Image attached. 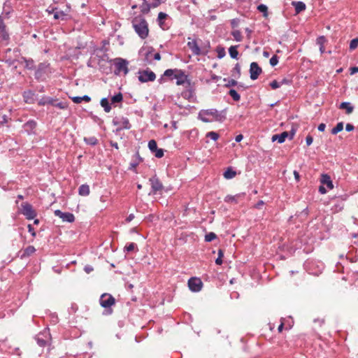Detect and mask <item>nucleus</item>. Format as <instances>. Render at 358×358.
<instances>
[{
	"label": "nucleus",
	"mask_w": 358,
	"mask_h": 358,
	"mask_svg": "<svg viewBox=\"0 0 358 358\" xmlns=\"http://www.w3.org/2000/svg\"><path fill=\"white\" fill-rule=\"evenodd\" d=\"M198 118L203 122L215 120L223 122L227 118V109L217 110L216 108L202 109L198 113Z\"/></svg>",
	"instance_id": "nucleus-1"
},
{
	"label": "nucleus",
	"mask_w": 358,
	"mask_h": 358,
	"mask_svg": "<svg viewBox=\"0 0 358 358\" xmlns=\"http://www.w3.org/2000/svg\"><path fill=\"white\" fill-rule=\"evenodd\" d=\"M109 62H111L115 66L114 74L115 76H120L122 73L126 76L129 72V61L122 57H116L113 59H110Z\"/></svg>",
	"instance_id": "nucleus-2"
},
{
	"label": "nucleus",
	"mask_w": 358,
	"mask_h": 358,
	"mask_svg": "<svg viewBox=\"0 0 358 358\" xmlns=\"http://www.w3.org/2000/svg\"><path fill=\"white\" fill-rule=\"evenodd\" d=\"M99 303L104 308L103 315H110L113 313L112 306L115 304V298L110 294H102L99 299Z\"/></svg>",
	"instance_id": "nucleus-3"
},
{
	"label": "nucleus",
	"mask_w": 358,
	"mask_h": 358,
	"mask_svg": "<svg viewBox=\"0 0 358 358\" xmlns=\"http://www.w3.org/2000/svg\"><path fill=\"white\" fill-rule=\"evenodd\" d=\"M133 28L141 39H145L149 34L148 24L144 17L141 18L138 23L133 22Z\"/></svg>",
	"instance_id": "nucleus-4"
},
{
	"label": "nucleus",
	"mask_w": 358,
	"mask_h": 358,
	"mask_svg": "<svg viewBox=\"0 0 358 358\" xmlns=\"http://www.w3.org/2000/svg\"><path fill=\"white\" fill-rule=\"evenodd\" d=\"M138 80L141 83L153 82L156 79V74L149 68L145 69H139L137 72Z\"/></svg>",
	"instance_id": "nucleus-5"
},
{
	"label": "nucleus",
	"mask_w": 358,
	"mask_h": 358,
	"mask_svg": "<svg viewBox=\"0 0 358 358\" xmlns=\"http://www.w3.org/2000/svg\"><path fill=\"white\" fill-rule=\"evenodd\" d=\"M38 122L33 119H30L24 122L22 125V131L28 136L36 135V129Z\"/></svg>",
	"instance_id": "nucleus-6"
},
{
	"label": "nucleus",
	"mask_w": 358,
	"mask_h": 358,
	"mask_svg": "<svg viewBox=\"0 0 358 358\" xmlns=\"http://www.w3.org/2000/svg\"><path fill=\"white\" fill-rule=\"evenodd\" d=\"M189 290L192 292H199L201 290L203 283L198 277H191L187 281Z\"/></svg>",
	"instance_id": "nucleus-7"
},
{
	"label": "nucleus",
	"mask_w": 358,
	"mask_h": 358,
	"mask_svg": "<svg viewBox=\"0 0 358 358\" xmlns=\"http://www.w3.org/2000/svg\"><path fill=\"white\" fill-rule=\"evenodd\" d=\"M48 64L45 62H41L38 64L37 67H36L34 78L37 81H44L45 80V74L46 69L48 68Z\"/></svg>",
	"instance_id": "nucleus-8"
},
{
	"label": "nucleus",
	"mask_w": 358,
	"mask_h": 358,
	"mask_svg": "<svg viewBox=\"0 0 358 358\" xmlns=\"http://www.w3.org/2000/svg\"><path fill=\"white\" fill-rule=\"evenodd\" d=\"M250 78L252 80H256L262 73V69L257 62H252L250 64Z\"/></svg>",
	"instance_id": "nucleus-9"
},
{
	"label": "nucleus",
	"mask_w": 358,
	"mask_h": 358,
	"mask_svg": "<svg viewBox=\"0 0 358 358\" xmlns=\"http://www.w3.org/2000/svg\"><path fill=\"white\" fill-rule=\"evenodd\" d=\"M112 124L114 126L120 127L124 129H130L131 128V124L129 122V120L126 117H115L112 120Z\"/></svg>",
	"instance_id": "nucleus-10"
},
{
	"label": "nucleus",
	"mask_w": 358,
	"mask_h": 358,
	"mask_svg": "<svg viewBox=\"0 0 358 358\" xmlns=\"http://www.w3.org/2000/svg\"><path fill=\"white\" fill-rule=\"evenodd\" d=\"M22 213L27 220H33L36 216V213L30 203L27 202L23 203H22Z\"/></svg>",
	"instance_id": "nucleus-11"
},
{
	"label": "nucleus",
	"mask_w": 358,
	"mask_h": 358,
	"mask_svg": "<svg viewBox=\"0 0 358 358\" xmlns=\"http://www.w3.org/2000/svg\"><path fill=\"white\" fill-rule=\"evenodd\" d=\"M0 40L6 42V45H8L10 41V34L1 15H0Z\"/></svg>",
	"instance_id": "nucleus-12"
},
{
	"label": "nucleus",
	"mask_w": 358,
	"mask_h": 358,
	"mask_svg": "<svg viewBox=\"0 0 358 358\" xmlns=\"http://www.w3.org/2000/svg\"><path fill=\"white\" fill-rule=\"evenodd\" d=\"M54 214L55 216L61 218L63 222L72 223L75 221V216L72 213L62 212V210L57 209L54 211Z\"/></svg>",
	"instance_id": "nucleus-13"
},
{
	"label": "nucleus",
	"mask_w": 358,
	"mask_h": 358,
	"mask_svg": "<svg viewBox=\"0 0 358 358\" xmlns=\"http://www.w3.org/2000/svg\"><path fill=\"white\" fill-rule=\"evenodd\" d=\"M149 181L151 185V193L152 194H155L157 192L161 191L164 188L162 183L161 182L159 179L156 176L151 177L149 179Z\"/></svg>",
	"instance_id": "nucleus-14"
},
{
	"label": "nucleus",
	"mask_w": 358,
	"mask_h": 358,
	"mask_svg": "<svg viewBox=\"0 0 358 358\" xmlns=\"http://www.w3.org/2000/svg\"><path fill=\"white\" fill-rule=\"evenodd\" d=\"M175 79H176V85H182L185 83L190 86L192 85L191 80L188 78V76L185 73L183 70L180 69V71H178V74L175 76Z\"/></svg>",
	"instance_id": "nucleus-15"
},
{
	"label": "nucleus",
	"mask_w": 358,
	"mask_h": 358,
	"mask_svg": "<svg viewBox=\"0 0 358 358\" xmlns=\"http://www.w3.org/2000/svg\"><path fill=\"white\" fill-rule=\"evenodd\" d=\"M24 101L28 104H33L36 101L38 95L31 90H25L22 92Z\"/></svg>",
	"instance_id": "nucleus-16"
},
{
	"label": "nucleus",
	"mask_w": 358,
	"mask_h": 358,
	"mask_svg": "<svg viewBox=\"0 0 358 358\" xmlns=\"http://www.w3.org/2000/svg\"><path fill=\"white\" fill-rule=\"evenodd\" d=\"M133 157L135 158V159L130 162L128 169L134 173H137L136 167L139 163L143 161V158L140 156L138 150H136Z\"/></svg>",
	"instance_id": "nucleus-17"
},
{
	"label": "nucleus",
	"mask_w": 358,
	"mask_h": 358,
	"mask_svg": "<svg viewBox=\"0 0 358 358\" xmlns=\"http://www.w3.org/2000/svg\"><path fill=\"white\" fill-rule=\"evenodd\" d=\"M168 17V15L164 12H159L157 16V23L159 27L163 30H167L169 26L165 23V20Z\"/></svg>",
	"instance_id": "nucleus-18"
},
{
	"label": "nucleus",
	"mask_w": 358,
	"mask_h": 358,
	"mask_svg": "<svg viewBox=\"0 0 358 358\" xmlns=\"http://www.w3.org/2000/svg\"><path fill=\"white\" fill-rule=\"evenodd\" d=\"M143 50H146L145 52V58L144 62L147 64H152V59L150 58L151 55L155 52V48L152 46H148V48H141L139 50V53L143 52Z\"/></svg>",
	"instance_id": "nucleus-19"
},
{
	"label": "nucleus",
	"mask_w": 358,
	"mask_h": 358,
	"mask_svg": "<svg viewBox=\"0 0 358 358\" xmlns=\"http://www.w3.org/2000/svg\"><path fill=\"white\" fill-rule=\"evenodd\" d=\"M187 45L194 55H201V48L199 46L195 39L188 41Z\"/></svg>",
	"instance_id": "nucleus-20"
},
{
	"label": "nucleus",
	"mask_w": 358,
	"mask_h": 358,
	"mask_svg": "<svg viewBox=\"0 0 358 358\" xmlns=\"http://www.w3.org/2000/svg\"><path fill=\"white\" fill-rule=\"evenodd\" d=\"M55 101H59L58 99L48 96H43L41 99L38 101V105L40 106H44L45 105H51L53 106Z\"/></svg>",
	"instance_id": "nucleus-21"
},
{
	"label": "nucleus",
	"mask_w": 358,
	"mask_h": 358,
	"mask_svg": "<svg viewBox=\"0 0 358 358\" xmlns=\"http://www.w3.org/2000/svg\"><path fill=\"white\" fill-rule=\"evenodd\" d=\"M320 182L323 185H326L329 189L334 188L333 181L329 175L327 173H323L321 175Z\"/></svg>",
	"instance_id": "nucleus-22"
},
{
	"label": "nucleus",
	"mask_w": 358,
	"mask_h": 358,
	"mask_svg": "<svg viewBox=\"0 0 358 358\" xmlns=\"http://www.w3.org/2000/svg\"><path fill=\"white\" fill-rule=\"evenodd\" d=\"M288 137V131H283L280 134H276L272 136V142L277 141L278 143H283Z\"/></svg>",
	"instance_id": "nucleus-23"
},
{
	"label": "nucleus",
	"mask_w": 358,
	"mask_h": 358,
	"mask_svg": "<svg viewBox=\"0 0 358 358\" xmlns=\"http://www.w3.org/2000/svg\"><path fill=\"white\" fill-rule=\"evenodd\" d=\"M181 95L184 99H187L189 101H193L194 96V89L192 86V85L189 86L188 89L184 90L181 93Z\"/></svg>",
	"instance_id": "nucleus-24"
},
{
	"label": "nucleus",
	"mask_w": 358,
	"mask_h": 358,
	"mask_svg": "<svg viewBox=\"0 0 358 358\" xmlns=\"http://www.w3.org/2000/svg\"><path fill=\"white\" fill-rule=\"evenodd\" d=\"M338 108L340 109L345 110V113L347 115L351 114L353 112L354 109H355V106L352 104V103H350L349 101H343V102H341L339 104Z\"/></svg>",
	"instance_id": "nucleus-25"
},
{
	"label": "nucleus",
	"mask_w": 358,
	"mask_h": 358,
	"mask_svg": "<svg viewBox=\"0 0 358 358\" xmlns=\"http://www.w3.org/2000/svg\"><path fill=\"white\" fill-rule=\"evenodd\" d=\"M124 97L123 94L121 92L115 93L114 95L110 97V102L114 106H116L118 103H122L123 101Z\"/></svg>",
	"instance_id": "nucleus-26"
},
{
	"label": "nucleus",
	"mask_w": 358,
	"mask_h": 358,
	"mask_svg": "<svg viewBox=\"0 0 358 358\" xmlns=\"http://www.w3.org/2000/svg\"><path fill=\"white\" fill-rule=\"evenodd\" d=\"M100 105L106 113H109L112 109L113 104H111L108 97L102 98L100 101Z\"/></svg>",
	"instance_id": "nucleus-27"
},
{
	"label": "nucleus",
	"mask_w": 358,
	"mask_h": 358,
	"mask_svg": "<svg viewBox=\"0 0 358 358\" xmlns=\"http://www.w3.org/2000/svg\"><path fill=\"white\" fill-rule=\"evenodd\" d=\"M245 195V193L244 192H242V193H239V194H237L236 195H227L225 197H224V202L226 203H238V198L241 197V196H244Z\"/></svg>",
	"instance_id": "nucleus-28"
},
{
	"label": "nucleus",
	"mask_w": 358,
	"mask_h": 358,
	"mask_svg": "<svg viewBox=\"0 0 358 358\" xmlns=\"http://www.w3.org/2000/svg\"><path fill=\"white\" fill-rule=\"evenodd\" d=\"M292 5L294 6L296 14L300 13L301 12L305 10L306 8V3L301 1H292Z\"/></svg>",
	"instance_id": "nucleus-29"
},
{
	"label": "nucleus",
	"mask_w": 358,
	"mask_h": 358,
	"mask_svg": "<svg viewBox=\"0 0 358 358\" xmlns=\"http://www.w3.org/2000/svg\"><path fill=\"white\" fill-rule=\"evenodd\" d=\"M236 176V171L232 166H228L223 173V176L227 180L234 178Z\"/></svg>",
	"instance_id": "nucleus-30"
},
{
	"label": "nucleus",
	"mask_w": 358,
	"mask_h": 358,
	"mask_svg": "<svg viewBox=\"0 0 358 358\" xmlns=\"http://www.w3.org/2000/svg\"><path fill=\"white\" fill-rule=\"evenodd\" d=\"M22 59L25 63V69L28 70H34L36 69L35 62L33 59L22 57Z\"/></svg>",
	"instance_id": "nucleus-31"
},
{
	"label": "nucleus",
	"mask_w": 358,
	"mask_h": 358,
	"mask_svg": "<svg viewBox=\"0 0 358 358\" xmlns=\"http://www.w3.org/2000/svg\"><path fill=\"white\" fill-rule=\"evenodd\" d=\"M54 19L66 21L69 19V15L63 10H59L57 8V10L55 12Z\"/></svg>",
	"instance_id": "nucleus-32"
},
{
	"label": "nucleus",
	"mask_w": 358,
	"mask_h": 358,
	"mask_svg": "<svg viewBox=\"0 0 358 358\" xmlns=\"http://www.w3.org/2000/svg\"><path fill=\"white\" fill-rule=\"evenodd\" d=\"M35 252L36 248L33 245H29L24 250L22 254L20 256V258L22 259L26 257H28L31 256L32 254H34Z\"/></svg>",
	"instance_id": "nucleus-33"
},
{
	"label": "nucleus",
	"mask_w": 358,
	"mask_h": 358,
	"mask_svg": "<svg viewBox=\"0 0 358 358\" xmlns=\"http://www.w3.org/2000/svg\"><path fill=\"white\" fill-rule=\"evenodd\" d=\"M178 71H180V69H168L164 71V76H165V77L169 78L171 80H173V79H175V76H177Z\"/></svg>",
	"instance_id": "nucleus-34"
},
{
	"label": "nucleus",
	"mask_w": 358,
	"mask_h": 358,
	"mask_svg": "<svg viewBox=\"0 0 358 358\" xmlns=\"http://www.w3.org/2000/svg\"><path fill=\"white\" fill-rule=\"evenodd\" d=\"M90 192V186L87 184H83L78 188V194L80 196H88Z\"/></svg>",
	"instance_id": "nucleus-35"
},
{
	"label": "nucleus",
	"mask_w": 358,
	"mask_h": 358,
	"mask_svg": "<svg viewBox=\"0 0 358 358\" xmlns=\"http://www.w3.org/2000/svg\"><path fill=\"white\" fill-rule=\"evenodd\" d=\"M71 99L73 101V102L75 103H80L83 101H84L85 102H90L91 101V97L88 95H84L83 96H72Z\"/></svg>",
	"instance_id": "nucleus-36"
},
{
	"label": "nucleus",
	"mask_w": 358,
	"mask_h": 358,
	"mask_svg": "<svg viewBox=\"0 0 358 358\" xmlns=\"http://www.w3.org/2000/svg\"><path fill=\"white\" fill-rule=\"evenodd\" d=\"M238 45H231L229 48V54L231 59H238V51L237 50Z\"/></svg>",
	"instance_id": "nucleus-37"
},
{
	"label": "nucleus",
	"mask_w": 358,
	"mask_h": 358,
	"mask_svg": "<svg viewBox=\"0 0 358 358\" xmlns=\"http://www.w3.org/2000/svg\"><path fill=\"white\" fill-rule=\"evenodd\" d=\"M257 10L262 14L264 17L268 15V7L266 4L261 3L257 7Z\"/></svg>",
	"instance_id": "nucleus-38"
},
{
	"label": "nucleus",
	"mask_w": 358,
	"mask_h": 358,
	"mask_svg": "<svg viewBox=\"0 0 358 358\" xmlns=\"http://www.w3.org/2000/svg\"><path fill=\"white\" fill-rule=\"evenodd\" d=\"M343 122H339L336 124V125L331 129V134L333 135H336L338 133L341 132L343 129Z\"/></svg>",
	"instance_id": "nucleus-39"
},
{
	"label": "nucleus",
	"mask_w": 358,
	"mask_h": 358,
	"mask_svg": "<svg viewBox=\"0 0 358 358\" xmlns=\"http://www.w3.org/2000/svg\"><path fill=\"white\" fill-rule=\"evenodd\" d=\"M84 142L87 145L94 146L98 143V139L95 136L85 137Z\"/></svg>",
	"instance_id": "nucleus-40"
},
{
	"label": "nucleus",
	"mask_w": 358,
	"mask_h": 358,
	"mask_svg": "<svg viewBox=\"0 0 358 358\" xmlns=\"http://www.w3.org/2000/svg\"><path fill=\"white\" fill-rule=\"evenodd\" d=\"M229 96H231L234 101H238L241 99V95L234 89H230L228 92Z\"/></svg>",
	"instance_id": "nucleus-41"
},
{
	"label": "nucleus",
	"mask_w": 358,
	"mask_h": 358,
	"mask_svg": "<svg viewBox=\"0 0 358 358\" xmlns=\"http://www.w3.org/2000/svg\"><path fill=\"white\" fill-rule=\"evenodd\" d=\"M150 6L146 1H143V3L141 5L140 9L141 12L143 14H148L150 10Z\"/></svg>",
	"instance_id": "nucleus-42"
},
{
	"label": "nucleus",
	"mask_w": 358,
	"mask_h": 358,
	"mask_svg": "<svg viewBox=\"0 0 358 358\" xmlns=\"http://www.w3.org/2000/svg\"><path fill=\"white\" fill-rule=\"evenodd\" d=\"M217 238V236L214 232H209L205 235L204 241L207 243H210Z\"/></svg>",
	"instance_id": "nucleus-43"
},
{
	"label": "nucleus",
	"mask_w": 358,
	"mask_h": 358,
	"mask_svg": "<svg viewBox=\"0 0 358 358\" xmlns=\"http://www.w3.org/2000/svg\"><path fill=\"white\" fill-rule=\"evenodd\" d=\"M224 257V251L222 249H219L217 252V257L215 259V263L217 265H222L223 263L222 258Z\"/></svg>",
	"instance_id": "nucleus-44"
},
{
	"label": "nucleus",
	"mask_w": 358,
	"mask_h": 358,
	"mask_svg": "<svg viewBox=\"0 0 358 358\" xmlns=\"http://www.w3.org/2000/svg\"><path fill=\"white\" fill-rule=\"evenodd\" d=\"M215 51L217 53V58L220 59H222L226 55V52H225L224 48H223V47H222L220 45H218L216 48Z\"/></svg>",
	"instance_id": "nucleus-45"
},
{
	"label": "nucleus",
	"mask_w": 358,
	"mask_h": 358,
	"mask_svg": "<svg viewBox=\"0 0 358 358\" xmlns=\"http://www.w3.org/2000/svg\"><path fill=\"white\" fill-rule=\"evenodd\" d=\"M68 102L66 101H55L53 104V106L60 109H66L68 108Z\"/></svg>",
	"instance_id": "nucleus-46"
},
{
	"label": "nucleus",
	"mask_w": 358,
	"mask_h": 358,
	"mask_svg": "<svg viewBox=\"0 0 358 358\" xmlns=\"http://www.w3.org/2000/svg\"><path fill=\"white\" fill-rule=\"evenodd\" d=\"M148 148L152 153H153L157 148V143L155 140L152 139L148 141Z\"/></svg>",
	"instance_id": "nucleus-47"
},
{
	"label": "nucleus",
	"mask_w": 358,
	"mask_h": 358,
	"mask_svg": "<svg viewBox=\"0 0 358 358\" xmlns=\"http://www.w3.org/2000/svg\"><path fill=\"white\" fill-rule=\"evenodd\" d=\"M224 81H227V83H226L224 86V87L229 88L231 87L236 86L238 85V81H236L234 79H227L224 78Z\"/></svg>",
	"instance_id": "nucleus-48"
},
{
	"label": "nucleus",
	"mask_w": 358,
	"mask_h": 358,
	"mask_svg": "<svg viewBox=\"0 0 358 358\" xmlns=\"http://www.w3.org/2000/svg\"><path fill=\"white\" fill-rule=\"evenodd\" d=\"M136 248H137V245L135 243H129L124 246V251L126 252H132Z\"/></svg>",
	"instance_id": "nucleus-49"
},
{
	"label": "nucleus",
	"mask_w": 358,
	"mask_h": 358,
	"mask_svg": "<svg viewBox=\"0 0 358 358\" xmlns=\"http://www.w3.org/2000/svg\"><path fill=\"white\" fill-rule=\"evenodd\" d=\"M206 136L210 138L213 141H216L218 140L220 135L215 131H209L206 134Z\"/></svg>",
	"instance_id": "nucleus-50"
},
{
	"label": "nucleus",
	"mask_w": 358,
	"mask_h": 358,
	"mask_svg": "<svg viewBox=\"0 0 358 358\" xmlns=\"http://www.w3.org/2000/svg\"><path fill=\"white\" fill-rule=\"evenodd\" d=\"M231 35L233 36L234 40L237 42H241L242 41V36L241 31L239 30H234L231 32Z\"/></svg>",
	"instance_id": "nucleus-51"
},
{
	"label": "nucleus",
	"mask_w": 358,
	"mask_h": 358,
	"mask_svg": "<svg viewBox=\"0 0 358 358\" xmlns=\"http://www.w3.org/2000/svg\"><path fill=\"white\" fill-rule=\"evenodd\" d=\"M233 72L236 73V75L233 74L236 78H238L241 76V66L238 63L236 64L234 67L233 68Z\"/></svg>",
	"instance_id": "nucleus-52"
},
{
	"label": "nucleus",
	"mask_w": 358,
	"mask_h": 358,
	"mask_svg": "<svg viewBox=\"0 0 358 358\" xmlns=\"http://www.w3.org/2000/svg\"><path fill=\"white\" fill-rule=\"evenodd\" d=\"M358 46V38H355L353 39H352L350 42V45H349V49L350 50H353L355 49H356Z\"/></svg>",
	"instance_id": "nucleus-53"
},
{
	"label": "nucleus",
	"mask_w": 358,
	"mask_h": 358,
	"mask_svg": "<svg viewBox=\"0 0 358 358\" xmlns=\"http://www.w3.org/2000/svg\"><path fill=\"white\" fill-rule=\"evenodd\" d=\"M279 62V57L274 55L271 57L269 61V64L271 66H275Z\"/></svg>",
	"instance_id": "nucleus-54"
},
{
	"label": "nucleus",
	"mask_w": 358,
	"mask_h": 358,
	"mask_svg": "<svg viewBox=\"0 0 358 358\" xmlns=\"http://www.w3.org/2000/svg\"><path fill=\"white\" fill-rule=\"evenodd\" d=\"M90 117L94 122L97 123L99 125H101L103 123V120L101 118H100L96 115L92 114V113H90Z\"/></svg>",
	"instance_id": "nucleus-55"
},
{
	"label": "nucleus",
	"mask_w": 358,
	"mask_h": 358,
	"mask_svg": "<svg viewBox=\"0 0 358 358\" xmlns=\"http://www.w3.org/2000/svg\"><path fill=\"white\" fill-rule=\"evenodd\" d=\"M327 39L324 36H320L317 38L316 43L319 46H323L324 45V43H326Z\"/></svg>",
	"instance_id": "nucleus-56"
},
{
	"label": "nucleus",
	"mask_w": 358,
	"mask_h": 358,
	"mask_svg": "<svg viewBox=\"0 0 358 358\" xmlns=\"http://www.w3.org/2000/svg\"><path fill=\"white\" fill-rule=\"evenodd\" d=\"M153 153L157 158H162L164 155V150L158 148Z\"/></svg>",
	"instance_id": "nucleus-57"
},
{
	"label": "nucleus",
	"mask_w": 358,
	"mask_h": 358,
	"mask_svg": "<svg viewBox=\"0 0 358 358\" xmlns=\"http://www.w3.org/2000/svg\"><path fill=\"white\" fill-rule=\"evenodd\" d=\"M269 85H270V87H271L272 90H276V89L279 88L281 86L280 85V82L277 81L276 80H274L271 81L269 83Z\"/></svg>",
	"instance_id": "nucleus-58"
},
{
	"label": "nucleus",
	"mask_w": 358,
	"mask_h": 358,
	"mask_svg": "<svg viewBox=\"0 0 358 358\" xmlns=\"http://www.w3.org/2000/svg\"><path fill=\"white\" fill-rule=\"evenodd\" d=\"M296 132V129L294 127H292L291 130L288 131V137L287 138L289 140H292Z\"/></svg>",
	"instance_id": "nucleus-59"
},
{
	"label": "nucleus",
	"mask_w": 358,
	"mask_h": 358,
	"mask_svg": "<svg viewBox=\"0 0 358 358\" xmlns=\"http://www.w3.org/2000/svg\"><path fill=\"white\" fill-rule=\"evenodd\" d=\"M240 23V19L239 18H234L231 20L230 24L232 28H236L238 26Z\"/></svg>",
	"instance_id": "nucleus-60"
},
{
	"label": "nucleus",
	"mask_w": 358,
	"mask_h": 358,
	"mask_svg": "<svg viewBox=\"0 0 358 358\" xmlns=\"http://www.w3.org/2000/svg\"><path fill=\"white\" fill-rule=\"evenodd\" d=\"M28 232L30 233L31 236L33 238H35L36 236V233L33 227V226L31 224H29L27 225Z\"/></svg>",
	"instance_id": "nucleus-61"
},
{
	"label": "nucleus",
	"mask_w": 358,
	"mask_h": 358,
	"mask_svg": "<svg viewBox=\"0 0 358 358\" xmlns=\"http://www.w3.org/2000/svg\"><path fill=\"white\" fill-rule=\"evenodd\" d=\"M292 84V80L291 79H288V78H283L281 80V81H280V85L282 86L283 85H291Z\"/></svg>",
	"instance_id": "nucleus-62"
},
{
	"label": "nucleus",
	"mask_w": 358,
	"mask_h": 358,
	"mask_svg": "<svg viewBox=\"0 0 358 358\" xmlns=\"http://www.w3.org/2000/svg\"><path fill=\"white\" fill-rule=\"evenodd\" d=\"M102 43L103 46L99 48V50L106 52L108 51V49L106 48V45L109 44V41L107 40H103Z\"/></svg>",
	"instance_id": "nucleus-63"
},
{
	"label": "nucleus",
	"mask_w": 358,
	"mask_h": 358,
	"mask_svg": "<svg viewBox=\"0 0 358 358\" xmlns=\"http://www.w3.org/2000/svg\"><path fill=\"white\" fill-rule=\"evenodd\" d=\"M313 142V138L311 135L308 134L306 137V143L307 146H310Z\"/></svg>",
	"instance_id": "nucleus-64"
}]
</instances>
